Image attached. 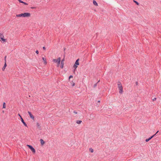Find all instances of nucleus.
Returning a JSON list of instances; mask_svg holds the SVG:
<instances>
[{
    "mask_svg": "<svg viewBox=\"0 0 161 161\" xmlns=\"http://www.w3.org/2000/svg\"><path fill=\"white\" fill-rule=\"evenodd\" d=\"M31 16V14L29 13H25L20 14H17L16 16L17 17H29Z\"/></svg>",
    "mask_w": 161,
    "mask_h": 161,
    "instance_id": "obj_1",
    "label": "nucleus"
},
{
    "mask_svg": "<svg viewBox=\"0 0 161 161\" xmlns=\"http://www.w3.org/2000/svg\"><path fill=\"white\" fill-rule=\"evenodd\" d=\"M118 87L119 89V93L122 94L123 92V87L121 83L120 82H118Z\"/></svg>",
    "mask_w": 161,
    "mask_h": 161,
    "instance_id": "obj_2",
    "label": "nucleus"
},
{
    "mask_svg": "<svg viewBox=\"0 0 161 161\" xmlns=\"http://www.w3.org/2000/svg\"><path fill=\"white\" fill-rule=\"evenodd\" d=\"M53 61L56 63L58 64V66L60 64V61H61V58L60 57H59L57 59H53Z\"/></svg>",
    "mask_w": 161,
    "mask_h": 161,
    "instance_id": "obj_3",
    "label": "nucleus"
},
{
    "mask_svg": "<svg viewBox=\"0 0 161 161\" xmlns=\"http://www.w3.org/2000/svg\"><path fill=\"white\" fill-rule=\"evenodd\" d=\"M27 146L31 150L33 153H35L36 150L32 146L29 145H27Z\"/></svg>",
    "mask_w": 161,
    "mask_h": 161,
    "instance_id": "obj_4",
    "label": "nucleus"
},
{
    "mask_svg": "<svg viewBox=\"0 0 161 161\" xmlns=\"http://www.w3.org/2000/svg\"><path fill=\"white\" fill-rule=\"evenodd\" d=\"M64 58L62 60L61 62V65H60V68L61 69H63L64 67Z\"/></svg>",
    "mask_w": 161,
    "mask_h": 161,
    "instance_id": "obj_5",
    "label": "nucleus"
},
{
    "mask_svg": "<svg viewBox=\"0 0 161 161\" xmlns=\"http://www.w3.org/2000/svg\"><path fill=\"white\" fill-rule=\"evenodd\" d=\"M28 113L30 118L32 119H34V116L31 114V113L30 111H28Z\"/></svg>",
    "mask_w": 161,
    "mask_h": 161,
    "instance_id": "obj_6",
    "label": "nucleus"
},
{
    "mask_svg": "<svg viewBox=\"0 0 161 161\" xmlns=\"http://www.w3.org/2000/svg\"><path fill=\"white\" fill-rule=\"evenodd\" d=\"M3 37H4V36H3V35L2 34L0 33V38H1V40H2V41H3V42H5L6 41V40L5 39H4L3 38Z\"/></svg>",
    "mask_w": 161,
    "mask_h": 161,
    "instance_id": "obj_7",
    "label": "nucleus"
},
{
    "mask_svg": "<svg viewBox=\"0 0 161 161\" xmlns=\"http://www.w3.org/2000/svg\"><path fill=\"white\" fill-rule=\"evenodd\" d=\"M155 136V134H154V135H153L152 136H151L150 137H149L148 138L146 139V142H148L150 140H151L152 138Z\"/></svg>",
    "mask_w": 161,
    "mask_h": 161,
    "instance_id": "obj_8",
    "label": "nucleus"
},
{
    "mask_svg": "<svg viewBox=\"0 0 161 161\" xmlns=\"http://www.w3.org/2000/svg\"><path fill=\"white\" fill-rule=\"evenodd\" d=\"M21 122H22V123L25 126L27 127V125L26 124L25 122L24 119L22 118V117H21Z\"/></svg>",
    "mask_w": 161,
    "mask_h": 161,
    "instance_id": "obj_9",
    "label": "nucleus"
},
{
    "mask_svg": "<svg viewBox=\"0 0 161 161\" xmlns=\"http://www.w3.org/2000/svg\"><path fill=\"white\" fill-rule=\"evenodd\" d=\"M79 59H77L75 63V64L77 65H79Z\"/></svg>",
    "mask_w": 161,
    "mask_h": 161,
    "instance_id": "obj_10",
    "label": "nucleus"
},
{
    "mask_svg": "<svg viewBox=\"0 0 161 161\" xmlns=\"http://www.w3.org/2000/svg\"><path fill=\"white\" fill-rule=\"evenodd\" d=\"M19 2L20 3H23L25 5H28V3H25V2H24L23 1H21V0H18Z\"/></svg>",
    "mask_w": 161,
    "mask_h": 161,
    "instance_id": "obj_11",
    "label": "nucleus"
},
{
    "mask_svg": "<svg viewBox=\"0 0 161 161\" xmlns=\"http://www.w3.org/2000/svg\"><path fill=\"white\" fill-rule=\"evenodd\" d=\"M6 66H7L6 63H5L4 66L2 68V70L3 71H4V70L5 69Z\"/></svg>",
    "mask_w": 161,
    "mask_h": 161,
    "instance_id": "obj_12",
    "label": "nucleus"
},
{
    "mask_svg": "<svg viewBox=\"0 0 161 161\" xmlns=\"http://www.w3.org/2000/svg\"><path fill=\"white\" fill-rule=\"evenodd\" d=\"M93 4L95 6H97L98 5L97 3L96 2V1H95V0H93Z\"/></svg>",
    "mask_w": 161,
    "mask_h": 161,
    "instance_id": "obj_13",
    "label": "nucleus"
},
{
    "mask_svg": "<svg viewBox=\"0 0 161 161\" xmlns=\"http://www.w3.org/2000/svg\"><path fill=\"white\" fill-rule=\"evenodd\" d=\"M40 141L41 145H43L44 144L45 142L42 139H41Z\"/></svg>",
    "mask_w": 161,
    "mask_h": 161,
    "instance_id": "obj_14",
    "label": "nucleus"
},
{
    "mask_svg": "<svg viewBox=\"0 0 161 161\" xmlns=\"http://www.w3.org/2000/svg\"><path fill=\"white\" fill-rule=\"evenodd\" d=\"M42 60H43V61L44 62V63L45 64H46L47 63V62L46 61V58H44V57H42Z\"/></svg>",
    "mask_w": 161,
    "mask_h": 161,
    "instance_id": "obj_15",
    "label": "nucleus"
},
{
    "mask_svg": "<svg viewBox=\"0 0 161 161\" xmlns=\"http://www.w3.org/2000/svg\"><path fill=\"white\" fill-rule=\"evenodd\" d=\"M100 81V80H99L97 83H95L93 86V87L94 88H95L96 87H97V84H98V83Z\"/></svg>",
    "mask_w": 161,
    "mask_h": 161,
    "instance_id": "obj_16",
    "label": "nucleus"
},
{
    "mask_svg": "<svg viewBox=\"0 0 161 161\" xmlns=\"http://www.w3.org/2000/svg\"><path fill=\"white\" fill-rule=\"evenodd\" d=\"M77 65L74 64L73 66V68H74V71H75V70L77 68Z\"/></svg>",
    "mask_w": 161,
    "mask_h": 161,
    "instance_id": "obj_17",
    "label": "nucleus"
},
{
    "mask_svg": "<svg viewBox=\"0 0 161 161\" xmlns=\"http://www.w3.org/2000/svg\"><path fill=\"white\" fill-rule=\"evenodd\" d=\"M133 1V2H134V3H136V5H139V3L138 2H137V1H135V0H134Z\"/></svg>",
    "mask_w": 161,
    "mask_h": 161,
    "instance_id": "obj_18",
    "label": "nucleus"
},
{
    "mask_svg": "<svg viewBox=\"0 0 161 161\" xmlns=\"http://www.w3.org/2000/svg\"><path fill=\"white\" fill-rule=\"evenodd\" d=\"M76 122L78 124H80L82 122V121L81 120H77Z\"/></svg>",
    "mask_w": 161,
    "mask_h": 161,
    "instance_id": "obj_19",
    "label": "nucleus"
},
{
    "mask_svg": "<svg viewBox=\"0 0 161 161\" xmlns=\"http://www.w3.org/2000/svg\"><path fill=\"white\" fill-rule=\"evenodd\" d=\"M89 151L91 153H93V150L92 148H90L89 149Z\"/></svg>",
    "mask_w": 161,
    "mask_h": 161,
    "instance_id": "obj_20",
    "label": "nucleus"
},
{
    "mask_svg": "<svg viewBox=\"0 0 161 161\" xmlns=\"http://www.w3.org/2000/svg\"><path fill=\"white\" fill-rule=\"evenodd\" d=\"M6 107V104L5 103H4L3 104V108H5Z\"/></svg>",
    "mask_w": 161,
    "mask_h": 161,
    "instance_id": "obj_21",
    "label": "nucleus"
},
{
    "mask_svg": "<svg viewBox=\"0 0 161 161\" xmlns=\"http://www.w3.org/2000/svg\"><path fill=\"white\" fill-rule=\"evenodd\" d=\"M6 57H7L6 56H5L4 57V58L5 63H6Z\"/></svg>",
    "mask_w": 161,
    "mask_h": 161,
    "instance_id": "obj_22",
    "label": "nucleus"
},
{
    "mask_svg": "<svg viewBox=\"0 0 161 161\" xmlns=\"http://www.w3.org/2000/svg\"><path fill=\"white\" fill-rule=\"evenodd\" d=\"M73 78V76L70 75L69 77V79L70 80V78Z\"/></svg>",
    "mask_w": 161,
    "mask_h": 161,
    "instance_id": "obj_23",
    "label": "nucleus"
},
{
    "mask_svg": "<svg viewBox=\"0 0 161 161\" xmlns=\"http://www.w3.org/2000/svg\"><path fill=\"white\" fill-rule=\"evenodd\" d=\"M40 124H39V123H37V124H36V125L37 127H38L40 126Z\"/></svg>",
    "mask_w": 161,
    "mask_h": 161,
    "instance_id": "obj_24",
    "label": "nucleus"
},
{
    "mask_svg": "<svg viewBox=\"0 0 161 161\" xmlns=\"http://www.w3.org/2000/svg\"><path fill=\"white\" fill-rule=\"evenodd\" d=\"M36 8V7H31V9H35V8Z\"/></svg>",
    "mask_w": 161,
    "mask_h": 161,
    "instance_id": "obj_25",
    "label": "nucleus"
},
{
    "mask_svg": "<svg viewBox=\"0 0 161 161\" xmlns=\"http://www.w3.org/2000/svg\"><path fill=\"white\" fill-rule=\"evenodd\" d=\"M36 53L37 54H38L39 53V52L38 50H36Z\"/></svg>",
    "mask_w": 161,
    "mask_h": 161,
    "instance_id": "obj_26",
    "label": "nucleus"
},
{
    "mask_svg": "<svg viewBox=\"0 0 161 161\" xmlns=\"http://www.w3.org/2000/svg\"><path fill=\"white\" fill-rule=\"evenodd\" d=\"M75 85V83H73V84H72V86H74Z\"/></svg>",
    "mask_w": 161,
    "mask_h": 161,
    "instance_id": "obj_27",
    "label": "nucleus"
},
{
    "mask_svg": "<svg viewBox=\"0 0 161 161\" xmlns=\"http://www.w3.org/2000/svg\"><path fill=\"white\" fill-rule=\"evenodd\" d=\"M18 115L20 117V119H21V117H22L21 115L19 114H18Z\"/></svg>",
    "mask_w": 161,
    "mask_h": 161,
    "instance_id": "obj_28",
    "label": "nucleus"
},
{
    "mask_svg": "<svg viewBox=\"0 0 161 161\" xmlns=\"http://www.w3.org/2000/svg\"><path fill=\"white\" fill-rule=\"evenodd\" d=\"M43 49L44 50H45L46 49V47H43Z\"/></svg>",
    "mask_w": 161,
    "mask_h": 161,
    "instance_id": "obj_29",
    "label": "nucleus"
},
{
    "mask_svg": "<svg viewBox=\"0 0 161 161\" xmlns=\"http://www.w3.org/2000/svg\"><path fill=\"white\" fill-rule=\"evenodd\" d=\"M156 98H154L153 99V101H155V100H156Z\"/></svg>",
    "mask_w": 161,
    "mask_h": 161,
    "instance_id": "obj_30",
    "label": "nucleus"
},
{
    "mask_svg": "<svg viewBox=\"0 0 161 161\" xmlns=\"http://www.w3.org/2000/svg\"><path fill=\"white\" fill-rule=\"evenodd\" d=\"M74 113H75V114H77V112H75V111H74Z\"/></svg>",
    "mask_w": 161,
    "mask_h": 161,
    "instance_id": "obj_31",
    "label": "nucleus"
},
{
    "mask_svg": "<svg viewBox=\"0 0 161 161\" xmlns=\"http://www.w3.org/2000/svg\"><path fill=\"white\" fill-rule=\"evenodd\" d=\"M97 103H100V101H99V100L98 101H97Z\"/></svg>",
    "mask_w": 161,
    "mask_h": 161,
    "instance_id": "obj_32",
    "label": "nucleus"
},
{
    "mask_svg": "<svg viewBox=\"0 0 161 161\" xmlns=\"http://www.w3.org/2000/svg\"><path fill=\"white\" fill-rule=\"evenodd\" d=\"M158 131H158L155 134L156 135L158 132Z\"/></svg>",
    "mask_w": 161,
    "mask_h": 161,
    "instance_id": "obj_33",
    "label": "nucleus"
},
{
    "mask_svg": "<svg viewBox=\"0 0 161 161\" xmlns=\"http://www.w3.org/2000/svg\"><path fill=\"white\" fill-rule=\"evenodd\" d=\"M136 85H137V84H138L137 82H136Z\"/></svg>",
    "mask_w": 161,
    "mask_h": 161,
    "instance_id": "obj_34",
    "label": "nucleus"
}]
</instances>
